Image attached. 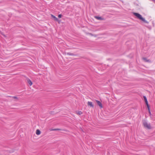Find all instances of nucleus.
Returning <instances> with one entry per match:
<instances>
[{"instance_id": "nucleus-1", "label": "nucleus", "mask_w": 155, "mask_h": 155, "mask_svg": "<svg viewBox=\"0 0 155 155\" xmlns=\"http://www.w3.org/2000/svg\"><path fill=\"white\" fill-rule=\"evenodd\" d=\"M134 15L137 18L141 20L143 22L146 23H148V22L143 18L142 16L139 13H133Z\"/></svg>"}, {"instance_id": "nucleus-2", "label": "nucleus", "mask_w": 155, "mask_h": 155, "mask_svg": "<svg viewBox=\"0 0 155 155\" xmlns=\"http://www.w3.org/2000/svg\"><path fill=\"white\" fill-rule=\"evenodd\" d=\"M143 124L146 129H150L152 128V127L150 123L146 121H143Z\"/></svg>"}, {"instance_id": "nucleus-3", "label": "nucleus", "mask_w": 155, "mask_h": 155, "mask_svg": "<svg viewBox=\"0 0 155 155\" xmlns=\"http://www.w3.org/2000/svg\"><path fill=\"white\" fill-rule=\"evenodd\" d=\"M143 98H144V101H145V102L146 103V104L147 105V107L148 109L149 110V111H150V107H149V104H148V101H147V98L145 96H143Z\"/></svg>"}, {"instance_id": "nucleus-4", "label": "nucleus", "mask_w": 155, "mask_h": 155, "mask_svg": "<svg viewBox=\"0 0 155 155\" xmlns=\"http://www.w3.org/2000/svg\"><path fill=\"white\" fill-rule=\"evenodd\" d=\"M96 101L97 102V105L100 107V108H102L103 107L101 103L98 100H96Z\"/></svg>"}, {"instance_id": "nucleus-5", "label": "nucleus", "mask_w": 155, "mask_h": 155, "mask_svg": "<svg viewBox=\"0 0 155 155\" xmlns=\"http://www.w3.org/2000/svg\"><path fill=\"white\" fill-rule=\"evenodd\" d=\"M87 105L89 106H90L91 107L93 108L94 107V105L93 104L92 102L90 101H88L87 102Z\"/></svg>"}, {"instance_id": "nucleus-6", "label": "nucleus", "mask_w": 155, "mask_h": 155, "mask_svg": "<svg viewBox=\"0 0 155 155\" xmlns=\"http://www.w3.org/2000/svg\"><path fill=\"white\" fill-rule=\"evenodd\" d=\"M51 16L54 21H58V20L56 17L53 15H51Z\"/></svg>"}, {"instance_id": "nucleus-7", "label": "nucleus", "mask_w": 155, "mask_h": 155, "mask_svg": "<svg viewBox=\"0 0 155 155\" xmlns=\"http://www.w3.org/2000/svg\"><path fill=\"white\" fill-rule=\"evenodd\" d=\"M27 82L28 83V84H29V85L31 86L33 84L31 80L29 78L27 79Z\"/></svg>"}, {"instance_id": "nucleus-8", "label": "nucleus", "mask_w": 155, "mask_h": 155, "mask_svg": "<svg viewBox=\"0 0 155 155\" xmlns=\"http://www.w3.org/2000/svg\"><path fill=\"white\" fill-rule=\"evenodd\" d=\"M142 59L143 60V61L146 62H150V61L147 58H142Z\"/></svg>"}, {"instance_id": "nucleus-9", "label": "nucleus", "mask_w": 155, "mask_h": 155, "mask_svg": "<svg viewBox=\"0 0 155 155\" xmlns=\"http://www.w3.org/2000/svg\"><path fill=\"white\" fill-rule=\"evenodd\" d=\"M41 134V131L39 129L36 130V134L37 135H38Z\"/></svg>"}, {"instance_id": "nucleus-10", "label": "nucleus", "mask_w": 155, "mask_h": 155, "mask_svg": "<svg viewBox=\"0 0 155 155\" xmlns=\"http://www.w3.org/2000/svg\"><path fill=\"white\" fill-rule=\"evenodd\" d=\"M76 114H77L78 115H81L82 114H83L82 112L80 111H77L76 112Z\"/></svg>"}, {"instance_id": "nucleus-11", "label": "nucleus", "mask_w": 155, "mask_h": 155, "mask_svg": "<svg viewBox=\"0 0 155 155\" xmlns=\"http://www.w3.org/2000/svg\"><path fill=\"white\" fill-rule=\"evenodd\" d=\"M95 18L98 19V20H103V19L101 17H98V16H95Z\"/></svg>"}, {"instance_id": "nucleus-12", "label": "nucleus", "mask_w": 155, "mask_h": 155, "mask_svg": "<svg viewBox=\"0 0 155 155\" xmlns=\"http://www.w3.org/2000/svg\"><path fill=\"white\" fill-rule=\"evenodd\" d=\"M61 17H62V15L61 14H60L58 15V17L59 18H61Z\"/></svg>"}, {"instance_id": "nucleus-13", "label": "nucleus", "mask_w": 155, "mask_h": 155, "mask_svg": "<svg viewBox=\"0 0 155 155\" xmlns=\"http://www.w3.org/2000/svg\"><path fill=\"white\" fill-rule=\"evenodd\" d=\"M67 54H68L69 55H73V54H69V53H67Z\"/></svg>"}, {"instance_id": "nucleus-14", "label": "nucleus", "mask_w": 155, "mask_h": 155, "mask_svg": "<svg viewBox=\"0 0 155 155\" xmlns=\"http://www.w3.org/2000/svg\"><path fill=\"white\" fill-rule=\"evenodd\" d=\"M13 98H14V99H18V98H17V97H16V96H14V97H13Z\"/></svg>"}, {"instance_id": "nucleus-15", "label": "nucleus", "mask_w": 155, "mask_h": 155, "mask_svg": "<svg viewBox=\"0 0 155 155\" xmlns=\"http://www.w3.org/2000/svg\"><path fill=\"white\" fill-rule=\"evenodd\" d=\"M58 130V129H54L53 130Z\"/></svg>"}, {"instance_id": "nucleus-16", "label": "nucleus", "mask_w": 155, "mask_h": 155, "mask_svg": "<svg viewBox=\"0 0 155 155\" xmlns=\"http://www.w3.org/2000/svg\"><path fill=\"white\" fill-rule=\"evenodd\" d=\"M89 34L90 35H92H92H93L92 34H91L90 33Z\"/></svg>"}]
</instances>
